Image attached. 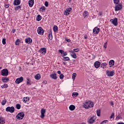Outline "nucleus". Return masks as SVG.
<instances>
[{
	"instance_id": "1",
	"label": "nucleus",
	"mask_w": 124,
	"mask_h": 124,
	"mask_svg": "<svg viewBox=\"0 0 124 124\" xmlns=\"http://www.w3.org/2000/svg\"><path fill=\"white\" fill-rule=\"evenodd\" d=\"M93 102L89 100H86L83 105V108L85 109H90V108H93L94 106Z\"/></svg>"
},
{
	"instance_id": "2",
	"label": "nucleus",
	"mask_w": 124,
	"mask_h": 124,
	"mask_svg": "<svg viewBox=\"0 0 124 124\" xmlns=\"http://www.w3.org/2000/svg\"><path fill=\"white\" fill-rule=\"evenodd\" d=\"M96 121V116L93 115L92 117H90L87 119V123L89 124H93Z\"/></svg>"
},
{
	"instance_id": "3",
	"label": "nucleus",
	"mask_w": 124,
	"mask_h": 124,
	"mask_svg": "<svg viewBox=\"0 0 124 124\" xmlns=\"http://www.w3.org/2000/svg\"><path fill=\"white\" fill-rule=\"evenodd\" d=\"M25 117V113L23 112H19L18 114L16 116V118L17 120H23Z\"/></svg>"
},
{
	"instance_id": "4",
	"label": "nucleus",
	"mask_w": 124,
	"mask_h": 124,
	"mask_svg": "<svg viewBox=\"0 0 124 124\" xmlns=\"http://www.w3.org/2000/svg\"><path fill=\"white\" fill-rule=\"evenodd\" d=\"M110 22H111V24L113 25V26H115V27H117L118 26V18L115 17L113 19H110Z\"/></svg>"
},
{
	"instance_id": "5",
	"label": "nucleus",
	"mask_w": 124,
	"mask_h": 124,
	"mask_svg": "<svg viewBox=\"0 0 124 124\" xmlns=\"http://www.w3.org/2000/svg\"><path fill=\"white\" fill-rule=\"evenodd\" d=\"M9 73L7 69H3L1 71V75L2 76H7Z\"/></svg>"
},
{
	"instance_id": "6",
	"label": "nucleus",
	"mask_w": 124,
	"mask_h": 124,
	"mask_svg": "<svg viewBox=\"0 0 124 124\" xmlns=\"http://www.w3.org/2000/svg\"><path fill=\"white\" fill-rule=\"evenodd\" d=\"M15 108L14 107H8L6 108V111L9 112L10 113H14Z\"/></svg>"
},
{
	"instance_id": "7",
	"label": "nucleus",
	"mask_w": 124,
	"mask_h": 124,
	"mask_svg": "<svg viewBox=\"0 0 124 124\" xmlns=\"http://www.w3.org/2000/svg\"><path fill=\"white\" fill-rule=\"evenodd\" d=\"M37 31L40 35H43V34H44V30L42 27H39L37 29Z\"/></svg>"
},
{
	"instance_id": "8",
	"label": "nucleus",
	"mask_w": 124,
	"mask_h": 124,
	"mask_svg": "<svg viewBox=\"0 0 124 124\" xmlns=\"http://www.w3.org/2000/svg\"><path fill=\"white\" fill-rule=\"evenodd\" d=\"M106 73V75L108 77H112V76H114V75H115V72H114V70H112L111 71L107 70Z\"/></svg>"
},
{
	"instance_id": "9",
	"label": "nucleus",
	"mask_w": 124,
	"mask_h": 124,
	"mask_svg": "<svg viewBox=\"0 0 124 124\" xmlns=\"http://www.w3.org/2000/svg\"><path fill=\"white\" fill-rule=\"evenodd\" d=\"M72 11V8H68L66 9L64 12V15L65 16H68L70 14V12Z\"/></svg>"
},
{
	"instance_id": "10",
	"label": "nucleus",
	"mask_w": 124,
	"mask_h": 124,
	"mask_svg": "<svg viewBox=\"0 0 124 124\" xmlns=\"http://www.w3.org/2000/svg\"><path fill=\"white\" fill-rule=\"evenodd\" d=\"M45 113H46V109L44 108H42L41 110V116L40 117L41 119H44V117H45Z\"/></svg>"
},
{
	"instance_id": "11",
	"label": "nucleus",
	"mask_w": 124,
	"mask_h": 124,
	"mask_svg": "<svg viewBox=\"0 0 124 124\" xmlns=\"http://www.w3.org/2000/svg\"><path fill=\"white\" fill-rule=\"evenodd\" d=\"M22 81H24V78L20 77L19 78L16 79L15 83H16V84H19L20 83H22Z\"/></svg>"
},
{
	"instance_id": "12",
	"label": "nucleus",
	"mask_w": 124,
	"mask_h": 124,
	"mask_svg": "<svg viewBox=\"0 0 124 124\" xmlns=\"http://www.w3.org/2000/svg\"><path fill=\"white\" fill-rule=\"evenodd\" d=\"M53 73L52 74H50V77L51 79H53V80H57L58 77H57V74H56V72L53 71Z\"/></svg>"
},
{
	"instance_id": "13",
	"label": "nucleus",
	"mask_w": 124,
	"mask_h": 124,
	"mask_svg": "<svg viewBox=\"0 0 124 124\" xmlns=\"http://www.w3.org/2000/svg\"><path fill=\"white\" fill-rule=\"evenodd\" d=\"M122 9H123V6H122V4H118V5L115 6V11H119V10H122Z\"/></svg>"
},
{
	"instance_id": "14",
	"label": "nucleus",
	"mask_w": 124,
	"mask_h": 124,
	"mask_svg": "<svg viewBox=\"0 0 124 124\" xmlns=\"http://www.w3.org/2000/svg\"><path fill=\"white\" fill-rule=\"evenodd\" d=\"M100 31V29L98 27H95L93 29V33L94 34H98Z\"/></svg>"
},
{
	"instance_id": "15",
	"label": "nucleus",
	"mask_w": 124,
	"mask_h": 124,
	"mask_svg": "<svg viewBox=\"0 0 124 124\" xmlns=\"http://www.w3.org/2000/svg\"><path fill=\"white\" fill-rule=\"evenodd\" d=\"M59 52L60 53V54H62V57H65V56H67V52L64 51V50L62 49H59Z\"/></svg>"
},
{
	"instance_id": "16",
	"label": "nucleus",
	"mask_w": 124,
	"mask_h": 124,
	"mask_svg": "<svg viewBox=\"0 0 124 124\" xmlns=\"http://www.w3.org/2000/svg\"><path fill=\"white\" fill-rule=\"evenodd\" d=\"M25 42L27 44H31L32 43V40L31 38H26L25 39Z\"/></svg>"
},
{
	"instance_id": "17",
	"label": "nucleus",
	"mask_w": 124,
	"mask_h": 124,
	"mask_svg": "<svg viewBox=\"0 0 124 124\" xmlns=\"http://www.w3.org/2000/svg\"><path fill=\"white\" fill-rule=\"evenodd\" d=\"M9 78L3 77L1 80L3 83H7L9 81Z\"/></svg>"
},
{
	"instance_id": "18",
	"label": "nucleus",
	"mask_w": 124,
	"mask_h": 124,
	"mask_svg": "<svg viewBox=\"0 0 124 124\" xmlns=\"http://www.w3.org/2000/svg\"><path fill=\"white\" fill-rule=\"evenodd\" d=\"M100 62L99 61H96L94 63V66L96 68H98L100 66Z\"/></svg>"
},
{
	"instance_id": "19",
	"label": "nucleus",
	"mask_w": 124,
	"mask_h": 124,
	"mask_svg": "<svg viewBox=\"0 0 124 124\" xmlns=\"http://www.w3.org/2000/svg\"><path fill=\"white\" fill-rule=\"evenodd\" d=\"M33 3H34V0H29L28 1V4L30 7L33 6Z\"/></svg>"
},
{
	"instance_id": "20",
	"label": "nucleus",
	"mask_w": 124,
	"mask_h": 124,
	"mask_svg": "<svg viewBox=\"0 0 124 124\" xmlns=\"http://www.w3.org/2000/svg\"><path fill=\"white\" fill-rule=\"evenodd\" d=\"M21 3V0H14V5H19Z\"/></svg>"
},
{
	"instance_id": "21",
	"label": "nucleus",
	"mask_w": 124,
	"mask_h": 124,
	"mask_svg": "<svg viewBox=\"0 0 124 124\" xmlns=\"http://www.w3.org/2000/svg\"><path fill=\"white\" fill-rule=\"evenodd\" d=\"M109 67H112L113 65H114L115 64V61L113 60H111L109 61V63H108Z\"/></svg>"
},
{
	"instance_id": "22",
	"label": "nucleus",
	"mask_w": 124,
	"mask_h": 124,
	"mask_svg": "<svg viewBox=\"0 0 124 124\" xmlns=\"http://www.w3.org/2000/svg\"><path fill=\"white\" fill-rule=\"evenodd\" d=\"M40 53H43L44 55H45L46 54V48L45 47H42L41 48V50H40Z\"/></svg>"
},
{
	"instance_id": "23",
	"label": "nucleus",
	"mask_w": 124,
	"mask_h": 124,
	"mask_svg": "<svg viewBox=\"0 0 124 124\" xmlns=\"http://www.w3.org/2000/svg\"><path fill=\"white\" fill-rule=\"evenodd\" d=\"M5 124V119L2 117H0V124Z\"/></svg>"
},
{
	"instance_id": "24",
	"label": "nucleus",
	"mask_w": 124,
	"mask_h": 124,
	"mask_svg": "<svg viewBox=\"0 0 124 124\" xmlns=\"http://www.w3.org/2000/svg\"><path fill=\"white\" fill-rule=\"evenodd\" d=\"M75 106L73 105H71L69 107V109L70 111H74V110H75Z\"/></svg>"
},
{
	"instance_id": "25",
	"label": "nucleus",
	"mask_w": 124,
	"mask_h": 124,
	"mask_svg": "<svg viewBox=\"0 0 124 124\" xmlns=\"http://www.w3.org/2000/svg\"><path fill=\"white\" fill-rule=\"evenodd\" d=\"M45 10H46V8L45 7V6H43L42 7L40 8L39 11H40V12H45Z\"/></svg>"
},
{
	"instance_id": "26",
	"label": "nucleus",
	"mask_w": 124,
	"mask_h": 124,
	"mask_svg": "<svg viewBox=\"0 0 124 124\" xmlns=\"http://www.w3.org/2000/svg\"><path fill=\"white\" fill-rule=\"evenodd\" d=\"M70 59L68 57H63L62 60L63 62H68V61H70Z\"/></svg>"
},
{
	"instance_id": "27",
	"label": "nucleus",
	"mask_w": 124,
	"mask_h": 124,
	"mask_svg": "<svg viewBox=\"0 0 124 124\" xmlns=\"http://www.w3.org/2000/svg\"><path fill=\"white\" fill-rule=\"evenodd\" d=\"M40 78H41V76L39 74H37L35 76V79H36V80H39Z\"/></svg>"
},
{
	"instance_id": "28",
	"label": "nucleus",
	"mask_w": 124,
	"mask_h": 124,
	"mask_svg": "<svg viewBox=\"0 0 124 124\" xmlns=\"http://www.w3.org/2000/svg\"><path fill=\"white\" fill-rule=\"evenodd\" d=\"M29 101V100H30V98H29V97H23V102H24L25 103H26L27 102Z\"/></svg>"
},
{
	"instance_id": "29",
	"label": "nucleus",
	"mask_w": 124,
	"mask_h": 124,
	"mask_svg": "<svg viewBox=\"0 0 124 124\" xmlns=\"http://www.w3.org/2000/svg\"><path fill=\"white\" fill-rule=\"evenodd\" d=\"M41 19H42V17L40 15H38L36 17V21H38V22H39V21H41Z\"/></svg>"
},
{
	"instance_id": "30",
	"label": "nucleus",
	"mask_w": 124,
	"mask_h": 124,
	"mask_svg": "<svg viewBox=\"0 0 124 124\" xmlns=\"http://www.w3.org/2000/svg\"><path fill=\"white\" fill-rule=\"evenodd\" d=\"M71 53H72L73 54H71V56L73 58V59H76L77 58V55L74 52V51H72Z\"/></svg>"
},
{
	"instance_id": "31",
	"label": "nucleus",
	"mask_w": 124,
	"mask_h": 124,
	"mask_svg": "<svg viewBox=\"0 0 124 124\" xmlns=\"http://www.w3.org/2000/svg\"><path fill=\"white\" fill-rule=\"evenodd\" d=\"M59 31V29L58 28V26L55 25L53 26V31L54 32H57Z\"/></svg>"
},
{
	"instance_id": "32",
	"label": "nucleus",
	"mask_w": 124,
	"mask_h": 124,
	"mask_svg": "<svg viewBox=\"0 0 124 124\" xmlns=\"http://www.w3.org/2000/svg\"><path fill=\"white\" fill-rule=\"evenodd\" d=\"M107 67V63L106 62L102 63L101 64V67H102V68H104L105 67Z\"/></svg>"
},
{
	"instance_id": "33",
	"label": "nucleus",
	"mask_w": 124,
	"mask_h": 124,
	"mask_svg": "<svg viewBox=\"0 0 124 124\" xmlns=\"http://www.w3.org/2000/svg\"><path fill=\"white\" fill-rule=\"evenodd\" d=\"M27 85H31V78H27Z\"/></svg>"
},
{
	"instance_id": "34",
	"label": "nucleus",
	"mask_w": 124,
	"mask_h": 124,
	"mask_svg": "<svg viewBox=\"0 0 124 124\" xmlns=\"http://www.w3.org/2000/svg\"><path fill=\"white\" fill-rule=\"evenodd\" d=\"M88 15H89V13H88V11H84L83 12L84 18H86V17H87V16H88Z\"/></svg>"
},
{
	"instance_id": "35",
	"label": "nucleus",
	"mask_w": 124,
	"mask_h": 124,
	"mask_svg": "<svg viewBox=\"0 0 124 124\" xmlns=\"http://www.w3.org/2000/svg\"><path fill=\"white\" fill-rule=\"evenodd\" d=\"M21 8H22V6L21 5L17 6L15 7V10H16V11H18V10H20Z\"/></svg>"
},
{
	"instance_id": "36",
	"label": "nucleus",
	"mask_w": 124,
	"mask_h": 124,
	"mask_svg": "<svg viewBox=\"0 0 124 124\" xmlns=\"http://www.w3.org/2000/svg\"><path fill=\"white\" fill-rule=\"evenodd\" d=\"M76 76H77V74H76V73H74L72 75V79L73 80V81L75 80V79L76 78Z\"/></svg>"
},
{
	"instance_id": "37",
	"label": "nucleus",
	"mask_w": 124,
	"mask_h": 124,
	"mask_svg": "<svg viewBox=\"0 0 124 124\" xmlns=\"http://www.w3.org/2000/svg\"><path fill=\"white\" fill-rule=\"evenodd\" d=\"M48 38L50 40H52L53 39V34H52V31L50 32V33L48 34Z\"/></svg>"
},
{
	"instance_id": "38",
	"label": "nucleus",
	"mask_w": 124,
	"mask_h": 124,
	"mask_svg": "<svg viewBox=\"0 0 124 124\" xmlns=\"http://www.w3.org/2000/svg\"><path fill=\"white\" fill-rule=\"evenodd\" d=\"M6 99L4 98L3 100H2V102H1V105L3 106H4L5 104H6Z\"/></svg>"
},
{
	"instance_id": "39",
	"label": "nucleus",
	"mask_w": 124,
	"mask_h": 124,
	"mask_svg": "<svg viewBox=\"0 0 124 124\" xmlns=\"http://www.w3.org/2000/svg\"><path fill=\"white\" fill-rule=\"evenodd\" d=\"M16 108L17 109V110H20V109H21V105L17 104L16 106Z\"/></svg>"
},
{
	"instance_id": "40",
	"label": "nucleus",
	"mask_w": 124,
	"mask_h": 124,
	"mask_svg": "<svg viewBox=\"0 0 124 124\" xmlns=\"http://www.w3.org/2000/svg\"><path fill=\"white\" fill-rule=\"evenodd\" d=\"M72 96L73 97H76V96H78V93H77V92H74L72 93Z\"/></svg>"
},
{
	"instance_id": "41",
	"label": "nucleus",
	"mask_w": 124,
	"mask_h": 124,
	"mask_svg": "<svg viewBox=\"0 0 124 124\" xmlns=\"http://www.w3.org/2000/svg\"><path fill=\"white\" fill-rule=\"evenodd\" d=\"M16 45H19L20 44V39H17L15 42Z\"/></svg>"
},
{
	"instance_id": "42",
	"label": "nucleus",
	"mask_w": 124,
	"mask_h": 124,
	"mask_svg": "<svg viewBox=\"0 0 124 124\" xmlns=\"http://www.w3.org/2000/svg\"><path fill=\"white\" fill-rule=\"evenodd\" d=\"M114 4H119L120 3V0H113Z\"/></svg>"
},
{
	"instance_id": "43",
	"label": "nucleus",
	"mask_w": 124,
	"mask_h": 124,
	"mask_svg": "<svg viewBox=\"0 0 124 124\" xmlns=\"http://www.w3.org/2000/svg\"><path fill=\"white\" fill-rule=\"evenodd\" d=\"M96 114L98 117H100V109H97L96 110Z\"/></svg>"
},
{
	"instance_id": "44",
	"label": "nucleus",
	"mask_w": 124,
	"mask_h": 124,
	"mask_svg": "<svg viewBox=\"0 0 124 124\" xmlns=\"http://www.w3.org/2000/svg\"><path fill=\"white\" fill-rule=\"evenodd\" d=\"M2 42L3 45H5V44H6V40L5 39V38L2 39Z\"/></svg>"
},
{
	"instance_id": "45",
	"label": "nucleus",
	"mask_w": 124,
	"mask_h": 124,
	"mask_svg": "<svg viewBox=\"0 0 124 124\" xmlns=\"http://www.w3.org/2000/svg\"><path fill=\"white\" fill-rule=\"evenodd\" d=\"M109 119H115V114H114V113H112L111 114V116H110Z\"/></svg>"
},
{
	"instance_id": "46",
	"label": "nucleus",
	"mask_w": 124,
	"mask_h": 124,
	"mask_svg": "<svg viewBox=\"0 0 124 124\" xmlns=\"http://www.w3.org/2000/svg\"><path fill=\"white\" fill-rule=\"evenodd\" d=\"M64 77V76L63 75V74H61L59 76V78L60 79H61V80H62V79H63Z\"/></svg>"
},
{
	"instance_id": "47",
	"label": "nucleus",
	"mask_w": 124,
	"mask_h": 124,
	"mask_svg": "<svg viewBox=\"0 0 124 124\" xmlns=\"http://www.w3.org/2000/svg\"><path fill=\"white\" fill-rule=\"evenodd\" d=\"M45 5L46 7H48L49 6V2L46 1L45 2Z\"/></svg>"
},
{
	"instance_id": "48",
	"label": "nucleus",
	"mask_w": 124,
	"mask_h": 124,
	"mask_svg": "<svg viewBox=\"0 0 124 124\" xmlns=\"http://www.w3.org/2000/svg\"><path fill=\"white\" fill-rule=\"evenodd\" d=\"M108 44V43H107V42H106V43H104V48H105V49H106V48H107Z\"/></svg>"
},
{
	"instance_id": "49",
	"label": "nucleus",
	"mask_w": 124,
	"mask_h": 124,
	"mask_svg": "<svg viewBox=\"0 0 124 124\" xmlns=\"http://www.w3.org/2000/svg\"><path fill=\"white\" fill-rule=\"evenodd\" d=\"M107 122H108V120H104V121H102L100 124H106V123H107Z\"/></svg>"
},
{
	"instance_id": "50",
	"label": "nucleus",
	"mask_w": 124,
	"mask_h": 124,
	"mask_svg": "<svg viewBox=\"0 0 124 124\" xmlns=\"http://www.w3.org/2000/svg\"><path fill=\"white\" fill-rule=\"evenodd\" d=\"M65 40L67 41V42H71V40L68 39L67 38H65Z\"/></svg>"
},
{
	"instance_id": "51",
	"label": "nucleus",
	"mask_w": 124,
	"mask_h": 124,
	"mask_svg": "<svg viewBox=\"0 0 124 124\" xmlns=\"http://www.w3.org/2000/svg\"><path fill=\"white\" fill-rule=\"evenodd\" d=\"M4 89H7L8 88V85L7 84H4Z\"/></svg>"
},
{
	"instance_id": "52",
	"label": "nucleus",
	"mask_w": 124,
	"mask_h": 124,
	"mask_svg": "<svg viewBox=\"0 0 124 124\" xmlns=\"http://www.w3.org/2000/svg\"><path fill=\"white\" fill-rule=\"evenodd\" d=\"M74 52H79V48H75L73 49Z\"/></svg>"
},
{
	"instance_id": "53",
	"label": "nucleus",
	"mask_w": 124,
	"mask_h": 124,
	"mask_svg": "<svg viewBox=\"0 0 124 124\" xmlns=\"http://www.w3.org/2000/svg\"><path fill=\"white\" fill-rule=\"evenodd\" d=\"M5 8H8V7H9V4H6L5 5Z\"/></svg>"
},
{
	"instance_id": "54",
	"label": "nucleus",
	"mask_w": 124,
	"mask_h": 124,
	"mask_svg": "<svg viewBox=\"0 0 124 124\" xmlns=\"http://www.w3.org/2000/svg\"><path fill=\"white\" fill-rule=\"evenodd\" d=\"M98 15H99V16H102V12H99Z\"/></svg>"
},
{
	"instance_id": "55",
	"label": "nucleus",
	"mask_w": 124,
	"mask_h": 124,
	"mask_svg": "<svg viewBox=\"0 0 124 124\" xmlns=\"http://www.w3.org/2000/svg\"><path fill=\"white\" fill-rule=\"evenodd\" d=\"M110 104L111 106H113L114 105V103H113V101L110 102Z\"/></svg>"
},
{
	"instance_id": "56",
	"label": "nucleus",
	"mask_w": 124,
	"mask_h": 124,
	"mask_svg": "<svg viewBox=\"0 0 124 124\" xmlns=\"http://www.w3.org/2000/svg\"><path fill=\"white\" fill-rule=\"evenodd\" d=\"M13 33H15V32L16 31V30L15 29L12 30Z\"/></svg>"
},
{
	"instance_id": "57",
	"label": "nucleus",
	"mask_w": 124,
	"mask_h": 124,
	"mask_svg": "<svg viewBox=\"0 0 124 124\" xmlns=\"http://www.w3.org/2000/svg\"><path fill=\"white\" fill-rule=\"evenodd\" d=\"M43 83L44 84H47V81H46V80H44L43 82Z\"/></svg>"
},
{
	"instance_id": "58",
	"label": "nucleus",
	"mask_w": 124,
	"mask_h": 124,
	"mask_svg": "<svg viewBox=\"0 0 124 124\" xmlns=\"http://www.w3.org/2000/svg\"><path fill=\"white\" fill-rule=\"evenodd\" d=\"M57 73L58 74H61L62 73V72H61V71H58Z\"/></svg>"
},
{
	"instance_id": "59",
	"label": "nucleus",
	"mask_w": 124,
	"mask_h": 124,
	"mask_svg": "<svg viewBox=\"0 0 124 124\" xmlns=\"http://www.w3.org/2000/svg\"><path fill=\"white\" fill-rule=\"evenodd\" d=\"M62 63L64 65H66V63L65 62H62Z\"/></svg>"
},
{
	"instance_id": "60",
	"label": "nucleus",
	"mask_w": 124,
	"mask_h": 124,
	"mask_svg": "<svg viewBox=\"0 0 124 124\" xmlns=\"http://www.w3.org/2000/svg\"><path fill=\"white\" fill-rule=\"evenodd\" d=\"M117 124H124V123L123 122H120V123H118Z\"/></svg>"
},
{
	"instance_id": "61",
	"label": "nucleus",
	"mask_w": 124,
	"mask_h": 124,
	"mask_svg": "<svg viewBox=\"0 0 124 124\" xmlns=\"http://www.w3.org/2000/svg\"><path fill=\"white\" fill-rule=\"evenodd\" d=\"M19 69L20 71H21V70L22 69V68L21 67V66L19 67Z\"/></svg>"
},
{
	"instance_id": "62",
	"label": "nucleus",
	"mask_w": 124,
	"mask_h": 124,
	"mask_svg": "<svg viewBox=\"0 0 124 124\" xmlns=\"http://www.w3.org/2000/svg\"><path fill=\"white\" fill-rule=\"evenodd\" d=\"M120 120V117H116V120Z\"/></svg>"
},
{
	"instance_id": "63",
	"label": "nucleus",
	"mask_w": 124,
	"mask_h": 124,
	"mask_svg": "<svg viewBox=\"0 0 124 124\" xmlns=\"http://www.w3.org/2000/svg\"><path fill=\"white\" fill-rule=\"evenodd\" d=\"M1 88H2V89H3V88H4V85H3L1 86Z\"/></svg>"
},
{
	"instance_id": "64",
	"label": "nucleus",
	"mask_w": 124,
	"mask_h": 124,
	"mask_svg": "<svg viewBox=\"0 0 124 124\" xmlns=\"http://www.w3.org/2000/svg\"><path fill=\"white\" fill-rule=\"evenodd\" d=\"M84 38H85V39H87V38H88V37H87V36H85Z\"/></svg>"
}]
</instances>
